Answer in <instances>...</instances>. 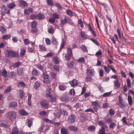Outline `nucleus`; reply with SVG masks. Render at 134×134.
Instances as JSON below:
<instances>
[{
  "label": "nucleus",
  "instance_id": "38",
  "mask_svg": "<svg viewBox=\"0 0 134 134\" xmlns=\"http://www.w3.org/2000/svg\"><path fill=\"white\" fill-rule=\"evenodd\" d=\"M128 100L129 104L131 105L132 104V101L131 97L129 96H128Z\"/></svg>",
  "mask_w": 134,
  "mask_h": 134
},
{
  "label": "nucleus",
  "instance_id": "9",
  "mask_svg": "<svg viewBox=\"0 0 134 134\" xmlns=\"http://www.w3.org/2000/svg\"><path fill=\"white\" fill-rule=\"evenodd\" d=\"M80 121L81 122H84L87 121L88 120V117L87 116L85 115L84 116H81L80 117Z\"/></svg>",
  "mask_w": 134,
  "mask_h": 134
},
{
  "label": "nucleus",
  "instance_id": "53",
  "mask_svg": "<svg viewBox=\"0 0 134 134\" xmlns=\"http://www.w3.org/2000/svg\"><path fill=\"white\" fill-rule=\"evenodd\" d=\"M31 32L32 33H36L37 32V29L36 27H32Z\"/></svg>",
  "mask_w": 134,
  "mask_h": 134
},
{
  "label": "nucleus",
  "instance_id": "48",
  "mask_svg": "<svg viewBox=\"0 0 134 134\" xmlns=\"http://www.w3.org/2000/svg\"><path fill=\"white\" fill-rule=\"evenodd\" d=\"M74 64V63L72 62L71 63H68V66L69 68H73Z\"/></svg>",
  "mask_w": 134,
  "mask_h": 134
},
{
  "label": "nucleus",
  "instance_id": "40",
  "mask_svg": "<svg viewBox=\"0 0 134 134\" xmlns=\"http://www.w3.org/2000/svg\"><path fill=\"white\" fill-rule=\"evenodd\" d=\"M53 62L55 64H57L59 63V61H58V59L57 57H54L53 58Z\"/></svg>",
  "mask_w": 134,
  "mask_h": 134
},
{
  "label": "nucleus",
  "instance_id": "52",
  "mask_svg": "<svg viewBox=\"0 0 134 134\" xmlns=\"http://www.w3.org/2000/svg\"><path fill=\"white\" fill-rule=\"evenodd\" d=\"M52 43L54 44H56L57 43V41L56 39L54 37H53L52 38Z\"/></svg>",
  "mask_w": 134,
  "mask_h": 134
},
{
  "label": "nucleus",
  "instance_id": "12",
  "mask_svg": "<svg viewBox=\"0 0 134 134\" xmlns=\"http://www.w3.org/2000/svg\"><path fill=\"white\" fill-rule=\"evenodd\" d=\"M68 129L70 131H77L78 130V128L77 127H76L74 126H70L68 127Z\"/></svg>",
  "mask_w": 134,
  "mask_h": 134
},
{
  "label": "nucleus",
  "instance_id": "54",
  "mask_svg": "<svg viewBox=\"0 0 134 134\" xmlns=\"http://www.w3.org/2000/svg\"><path fill=\"white\" fill-rule=\"evenodd\" d=\"M115 111L114 110L112 109H111L109 110V113L110 115H114L115 114Z\"/></svg>",
  "mask_w": 134,
  "mask_h": 134
},
{
  "label": "nucleus",
  "instance_id": "6",
  "mask_svg": "<svg viewBox=\"0 0 134 134\" xmlns=\"http://www.w3.org/2000/svg\"><path fill=\"white\" fill-rule=\"evenodd\" d=\"M24 69L20 68H18L17 71V74L19 76L22 75L24 73Z\"/></svg>",
  "mask_w": 134,
  "mask_h": 134
},
{
  "label": "nucleus",
  "instance_id": "58",
  "mask_svg": "<svg viewBox=\"0 0 134 134\" xmlns=\"http://www.w3.org/2000/svg\"><path fill=\"white\" fill-rule=\"evenodd\" d=\"M117 32L118 34L119 37H120V38H122L123 34L122 33L121 35V32L118 29L117 30Z\"/></svg>",
  "mask_w": 134,
  "mask_h": 134
},
{
  "label": "nucleus",
  "instance_id": "2",
  "mask_svg": "<svg viewBox=\"0 0 134 134\" xmlns=\"http://www.w3.org/2000/svg\"><path fill=\"white\" fill-rule=\"evenodd\" d=\"M16 116V113L14 111H9L7 113V118L10 120H12L15 119Z\"/></svg>",
  "mask_w": 134,
  "mask_h": 134
},
{
  "label": "nucleus",
  "instance_id": "31",
  "mask_svg": "<svg viewBox=\"0 0 134 134\" xmlns=\"http://www.w3.org/2000/svg\"><path fill=\"white\" fill-rule=\"evenodd\" d=\"M44 120L46 122L49 123L51 124H53L54 121L53 120H51L47 118H45L44 119Z\"/></svg>",
  "mask_w": 134,
  "mask_h": 134
},
{
  "label": "nucleus",
  "instance_id": "42",
  "mask_svg": "<svg viewBox=\"0 0 134 134\" xmlns=\"http://www.w3.org/2000/svg\"><path fill=\"white\" fill-rule=\"evenodd\" d=\"M37 14H33L30 16V18L32 19H35L37 18Z\"/></svg>",
  "mask_w": 134,
  "mask_h": 134
},
{
  "label": "nucleus",
  "instance_id": "33",
  "mask_svg": "<svg viewBox=\"0 0 134 134\" xmlns=\"http://www.w3.org/2000/svg\"><path fill=\"white\" fill-rule=\"evenodd\" d=\"M47 2L48 5L50 6H52L53 4L52 0H47Z\"/></svg>",
  "mask_w": 134,
  "mask_h": 134
},
{
  "label": "nucleus",
  "instance_id": "63",
  "mask_svg": "<svg viewBox=\"0 0 134 134\" xmlns=\"http://www.w3.org/2000/svg\"><path fill=\"white\" fill-rule=\"evenodd\" d=\"M48 31L50 34H53L54 32V30L53 28H50L48 30Z\"/></svg>",
  "mask_w": 134,
  "mask_h": 134
},
{
  "label": "nucleus",
  "instance_id": "64",
  "mask_svg": "<svg viewBox=\"0 0 134 134\" xmlns=\"http://www.w3.org/2000/svg\"><path fill=\"white\" fill-rule=\"evenodd\" d=\"M51 77L53 79H55L56 76V74L54 72H51Z\"/></svg>",
  "mask_w": 134,
  "mask_h": 134
},
{
  "label": "nucleus",
  "instance_id": "39",
  "mask_svg": "<svg viewBox=\"0 0 134 134\" xmlns=\"http://www.w3.org/2000/svg\"><path fill=\"white\" fill-rule=\"evenodd\" d=\"M37 24V23L36 21H33L31 23V26L32 27H36V26Z\"/></svg>",
  "mask_w": 134,
  "mask_h": 134
},
{
  "label": "nucleus",
  "instance_id": "14",
  "mask_svg": "<svg viewBox=\"0 0 134 134\" xmlns=\"http://www.w3.org/2000/svg\"><path fill=\"white\" fill-rule=\"evenodd\" d=\"M61 100L63 102H66L69 100V98L68 96H63L60 98Z\"/></svg>",
  "mask_w": 134,
  "mask_h": 134
},
{
  "label": "nucleus",
  "instance_id": "18",
  "mask_svg": "<svg viewBox=\"0 0 134 134\" xmlns=\"http://www.w3.org/2000/svg\"><path fill=\"white\" fill-rule=\"evenodd\" d=\"M26 50L24 48H22L21 49V52L20 54V55L21 57H23L25 55Z\"/></svg>",
  "mask_w": 134,
  "mask_h": 134
},
{
  "label": "nucleus",
  "instance_id": "32",
  "mask_svg": "<svg viewBox=\"0 0 134 134\" xmlns=\"http://www.w3.org/2000/svg\"><path fill=\"white\" fill-rule=\"evenodd\" d=\"M20 3L21 5L25 6L26 7L28 6L26 2L23 0H21Z\"/></svg>",
  "mask_w": 134,
  "mask_h": 134
},
{
  "label": "nucleus",
  "instance_id": "51",
  "mask_svg": "<svg viewBox=\"0 0 134 134\" xmlns=\"http://www.w3.org/2000/svg\"><path fill=\"white\" fill-rule=\"evenodd\" d=\"M82 48L83 51L85 52H87V49L86 47L84 45L82 46Z\"/></svg>",
  "mask_w": 134,
  "mask_h": 134
},
{
  "label": "nucleus",
  "instance_id": "34",
  "mask_svg": "<svg viewBox=\"0 0 134 134\" xmlns=\"http://www.w3.org/2000/svg\"><path fill=\"white\" fill-rule=\"evenodd\" d=\"M117 104L119 105L120 107L121 108H123L126 106V105L122 102L119 103Z\"/></svg>",
  "mask_w": 134,
  "mask_h": 134
},
{
  "label": "nucleus",
  "instance_id": "61",
  "mask_svg": "<svg viewBox=\"0 0 134 134\" xmlns=\"http://www.w3.org/2000/svg\"><path fill=\"white\" fill-rule=\"evenodd\" d=\"M65 45V41L64 39L62 40V43L61 44V46L60 47V49H62L64 47Z\"/></svg>",
  "mask_w": 134,
  "mask_h": 134
},
{
  "label": "nucleus",
  "instance_id": "45",
  "mask_svg": "<svg viewBox=\"0 0 134 134\" xmlns=\"http://www.w3.org/2000/svg\"><path fill=\"white\" fill-rule=\"evenodd\" d=\"M0 29L1 31L3 33L5 34L6 32L5 29L4 27L2 26L0 27Z\"/></svg>",
  "mask_w": 134,
  "mask_h": 134
},
{
  "label": "nucleus",
  "instance_id": "41",
  "mask_svg": "<svg viewBox=\"0 0 134 134\" xmlns=\"http://www.w3.org/2000/svg\"><path fill=\"white\" fill-rule=\"evenodd\" d=\"M59 88L60 90L63 91L65 89L66 87L64 85H61L59 86Z\"/></svg>",
  "mask_w": 134,
  "mask_h": 134
},
{
  "label": "nucleus",
  "instance_id": "5",
  "mask_svg": "<svg viewBox=\"0 0 134 134\" xmlns=\"http://www.w3.org/2000/svg\"><path fill=\"white\" fill-rule=\"evenodd\" d=\"M41 105L42 107L44 109H47L48 108L49 103L45 101H41Z\"/></svg>",
  "mask_w": 134,
  "mask_h": 134
},
{
  "label": "nucleus",
  "instance_id": "22",
  "mask_svg": "<svg viewBox=\"0 0 134 134\" xmlns=\"http://www.w3.org/2000/svg\"><path fill=\"white\" fill-rule=\"evenodd\" d=\"M37 18L40 20H42L45 18L44 16L41 14H37Z\"/></svg>",
  "mask_w": 134,
  "mask_h": 134
},
{
  "label": "nucleus",
  "instance_id": "43",
  "mask_svg": "<svg viewBox=\"0 0 134 134\" xmlns=\"http://www.w3.org/2000/svg\"><path fill=\"white\" fill-rule=\"evenodd\" d=\"M51 90L50 89H48L47 91V96H48L50 98H51V97H52V95H50V94L51 93V92L50 91Z\"/></svg>",
  "mask_w": 134,
  "mask_h": 134
},
{
  "label": "nucleus",
  "instance_id": "24",
  "mask_svg": "<svg viewBox=\"0 0 134 134\" xmlns=\"http://www.w3.org/2000/svg\"><path fill=\"white\" fill-rule=\"evenodd\" d=\"M77 60L79 63H83L85 62V59L84 57H81Z\"/></svg>",
  "mask_w": 134,
  "mask_h": 134
},
{
  "label": "nucleus",
  "instance_id": "8",
  "mask_svg": "<svg viewBox=\"0 0 134 134\" xmlns=\"http://www.w3.org/2000/svg\"><path fill=\"white\" fill-rule=\"evenodd\" d=\"M70 83L72 87L76 86L78 85L77 81L75 79H73L72 81L70 82Z\"/></svg>",
  "mask_w": 134,
  "mask_h": 134
},
{
  "label": "nucleus",
  "instance_id": "19",
  "mask_svg": "<svg viewBox=\"0 0 134 134\" xmlns=\"http://www.w3.org/2000/svg\"><path fill=\"white\" fill-rule=\"evenodd\" d=\"M25 83L23 81H20L19 82L18 86L19 87H24L25 86Z\"/></svg>",
  "mask_w": 134,
  "mask_h": 134
},
{
  "label": "nucleus",
  "instance_id": "47",
  "mask_svg": "<svg viewBox=\"0 0 134 134\" xmlns=\"http://www.w3.org/2000/svg\"><path fill=\"white\" fill-rule=\"evenodd\" d=\"M53 68L54 70L56 71H58L59 70V66L56 65L54 66Z\"/></svg>",
  "mask_w": 134,
  "mask_h": 134
},
{
  "label": "nucleus",
  "instance_id": "21",
  "mask_svg": "<svg viewBox=\"0 0 134 134\" xmlns=\"http://www.w3.org/2000/svg\"><path fill=\"white\" fill-rule=\"evenodd\" d=\"M9 77H10L12 78H14L16 76L15 73L14 72H11L8 73Z\"/></svg>",
  "mask_w": 134,
  "mask_h": 134
},
{
  "label": "nucleus",
  "instance_id": "49",
  "mask_svg": "<svg viewBox=\"0 0 134 134\" xmlns=\"http://www.w3.org/2000/svg\"><path fill=\"white\" fill-rule=\"evenodd\" d=\"M88 129L89 131H92L95 130V127L94 126H91L88 128Z\"/></svg>",
  "mask_w": 134,
  "mask_h": 134
},
{
  "label": "nucleus",
  "instance_id": "26",
  "mask_svg": "<svg viewBox=\"0 0 134 134\" xmlns=\"http://www.w3.org/2000/svg\"><path fill=\"white\" fill-rule=\"evenodd\" d=\"M66 13L68 15L70 16H72L73 14L72 11L70 9L67 10L66 11Z\"/></svg>",
  "mask_w": 134,
  "mask_h": 134
},
{
  "label": "nucleus",
  "instance_id": "30",
  "mask_svg": "<svg viewBox=\"0 0 134 134\" xmlns=\"http://www.w3.org/2000/svg\"><path fill=\"white\" fill-rule=\"evenodd\" d=\"M7 6L9 8L12 9L15 6V4L13 3H12L11 4H8Z\"/></svg>",
  "mask_w": 134,
  "mask_h": 134
},
{
  "label": "nucleus",
  "instance_id": "55",
  "mask_svg": "<svg viewBox=\"0 0 134 134\" xmlns=\"http://www.w3.org/2000/svg\"><path fill=\"white\" fill-rule=\"evenodd\" d=\"M111 94V92L105 93L103 94V97H107L110 96Z\"/></svg>",
  "mask_w": 134,
  "mask_h": 134
},
{
  "label": "nucleus",
  "instance_id": "15",
  "mask_svg": "<svg viewBox=\"0 0 134 134\" xmlns=\"http://www.w3.org/2000/svg\"><path fill=\"white\" fill-rule=\"evenodd\" d=\"M19 130L16 127L14 128L12 130L11 132L12 134H18Z\"/></svg>",
  "mask_w": 134,
  "mask_h": 134
},
{
  "label": "nucleus",
  "instance_id": "36",
  "mask_svg": "<svg viewBox=\"0 0 134 134\" xmlns=\"http://www.w3.org/2000/svg\"><path fill=\"white\" fill-rule=\"evenodd\" d=\"M39 114L42 116H45L47 114L46 112L45 111H42L39 113Z\"/></svg>",
  "mask_w": 134,
  "mask_h": 134
},
{
  "label": "nucleus",
  "instance_id": "57",
  "mask_svg": "<svg viewBox=\"0 0 134 134\" xmlns=\"http://www.w3.org/2000/svg\"><path fill=\"white\" fill-rule=\"evenodd\" d=\"M92 105L94 106H99V104L98 102L96 101L92 102Z\"/></svg>",
  "mask_w": 134,
  "mask_h": 134
},
{
  "label": "nucleus",
  "instance_id": "59",
  "mask_svg": "<svg viewBox=\"0 0 134 134\" xmlns=\"http://www.w3.org/2000/svg\"><path fill=\"white\" fill-rule=\"evenodd\" d=\"M105 130H104L102 128L100 130L99 132V134H104L105 133Z\"/></svg>",
  "mask_w": 134,
  "mask_h": 134
},
{
  "label": "nucleus",
  "instance_id": "50",
  "mask_svg": "<svg viewBox=\"0 0 134 134\" xmlns=\"http://www.w3.org/2000/svg\"><path fill=\"white\" fill-rule=\"evenodd\" d=\"M11 36L9 35H4L3 37V38L5 39H8Z\"/></svg>",
  "mask_w": 134,
  "mask_h": 134
},
{
  "label": "nucleus",
  "instance_id": "17",
  "mask_svg": "<svg viewBox=\"0 0 134 134\" xmlns=\"http://www.w3.org/2000/svg\"><path fill=\"white\" fill-rule=\"evenodd\" d=\"M1 73V75L2 76L4 77H7V76L8 74L7 72L5 69L2 70Z\"/></svg>",
  "mask_w": 134,
  "mask_h": 134
},
{
  "label": "nucleus",
  "instance_id": "7",
  "mask_svg": "<svg viewBox=\"0 0 134 134\" xmlns=\"http://www.w3.org/2000/svg\"><path fill=\"white\" fill-rule=\"evenodd\" d=\"M17 105V103L16 102H11L9 104V106L12 108H16Z\"/></svg>",
  "mask_w": 134,
  "mask_h": 134
},
{
  "label": "nucleus",
  "instance_id": "56",
  "mask_svg": "<svg viewBox=\"0 0 134 134\" xmlns=\"http://www.w3.org/2000/svg\"><path fill=\"white\" fill-rule=\"evenodd\" d=\"M40 48L42 50L44 51H46V48L44 47V46L43 45H40Z\"/></svg>",
  "mask_w": 134,
  "mask_h": 134
},
{
  "label": "nucleus",
  "instance_id": "27",
  "mask_svg": "<svg viewBox=\"0 0 134 134\" xmlns=\"http://www.w3.org/2000/svg\"><path fill=\"white\" fill-rule=\"evenodd\" d=\"M115 85L116 87L117 88H119L120 86V84L119 81L118 80L115 81H114Z\"/></svg>",
  "mask_w": 134,
  "mask_h": 134
},
{
  "label": "nucleus",
  "instance_id": "11",
  "mask_svg": "<svg viewBox=\"0 0 134 134\" xmlns=\"http://www.w3.org/2000/svg\"><path fill=\"white\" fill-rule=\"evenodd\" d=\"M68 19L67 17L65 16L64 19L62 20H61V25H63L67 23L68 22Z\"/></svg>",
  "mask_w": 134,
  "mask_h": 134
},
{
  "label": "nucleus",
  "instance_id": "29",
  "mask_svg": "<svg viewBox=\"0 0 134 134\" xmlns=\"http://www.w3.org/2000/svg\"><path fill=\"white\" fill-rule=\"evenodd\" d=\"M38 74V71L36 69L33 70L32 71V74L34 75L37 76Z\"/></svg>",
  "mask_w": 134,
  "mask_h": 134
},
{
  "label": "nucleus",
  "instance_id": "4",
  "mask_svg": "<svg viewBox=\"0 0 134 134\" xmlns=\"http://www.w3.org/2000/svg\"><path fill=\"white\" fill-rule=\"evenodd\" d=\"M75 116L71 114L69 117L68 119V122L70 123H73L75 121Z\"/></svg>",
  "mask_w": 134,
  "mask_h": 134
},
{
  "label": "nucleus",
  "instance_id": "62",
  "mask_svg": "<svg viewBox=\"0 0 134 134\" xmlns=\"http://www.w3.org/2000/svg\"><path fill=\"white\" fill-rule=\"evenodd\" d=\"M127 81L128 87L129 88H130L131 87V83L130 80L129 79H128L127 80Z\"/></svg>",
  "mask_w": 134,
  "mask_h": 134
},
{
  "label": "nucleus",
  "instance_id": "16",
  "mask_svg": "<svg viewBox=\"0 0 134 134\" xmlns=\"http://www.w3.org/2000/svg\"><path fill=\"white\" fill-rule=\"evenodd\" d=\"M61 134H68V130L65 128H62L61 129Z\"/></svg>",
  "mask_w": 134,
  "mask_h": 134
},
{
  "label": "nucleus",
  "instance_id": "3",
  "mask_svg": "<svg viewBox=\"0 0 134 134\" xmlns=\"http://www.w3.org/2000/svg\"><path fill=\"white\" fill-rule=\"evenodd\" d=\"M67 52V53L65 55V58L66 60L69 61L70 60L71 57L72 56V50L70 48H68Z\"/></svg>",
  "mask_w": 134,
  "mask_h": 134
},
{
  "label": "nucleus",
  "instance_id": "20",
  "mask_svg": "<svg viewBox=\"0 0 134 134\" xmlns=\"http://www.w3.org/2000/svg\"><path fill=\"white\" fill-rule=\"evenodd\" d=\"M92 77L90 76H88L86 77L85 79V81L87 82H91Z\"/></svg>",
  "mask_w": 134,
  "mask_h": 134
},
{
  "label": "nucleus",
  "instance_id": "1",
  "mask_svg": "<svg viewBox=\"0 0 134 134\" xmlns=\"http://www.w3.org/2000/svg\"><path fill=\"white\" fill-rule=\"evenodd\" d=\"M5 54L6 56L8 57H19V55L18 53L10 50L6 51Z\"/></svg>",
  "mask_w": 134,
  "mask_h": 134
},
{
  "label": "nucleus",
  "instance_id": "60",
  "mask_svg": "<svg viewBox=\"0 0 134 134\" xmlns=\"http://www.w3.org/2000/svg\"><path fill=\"white\" fill-rule=\"evenodd\" d=\"M115 126V124L114 123H111L110 124L109 127L110 128L113 129Z\"/></svg>",
  "mask_w": 134,
  "mask_h": 134
},
{
  "label": "nucleus",
  "instance_id": "23",
  "mask_svg": "<svg viewBox=\"0 0 134 134\" xmlns=\"http://www.w3.org/2000/svg\"><path fill=\"white\" fill-rule=\"evenodd\" d=\"M87 74L88 75L90 74L91 76H93L94 75V72L90 69H88L87 70Z\"/></svg>",
  "mask_w": 134,
  "mask_h": 134
},
{
  "label": "nucleus",
  "instance_id": "35",
  "mask_svg": "<svg viewBox=\"0 0 134 134\" xmlns=\"http://www.w3.org/2000/svg\"><path fill=\"white\" fill-rule=\"evenodd\" d=\"M40 86V84L38 82H36L34 85V88L35 89H37L38 87H39Z\"/></svg>",
  "mask_w": 134,
  "mask_h": 134
},
{
  "label": "nucleus",
  "instance_id": "46",
  "mask_svg": "<svg viewBox=\"0 0 134 134\" xmlns=\"http://www.w3.org/2000/svg\"><path fill=\"white\" fill-rule=\"evenodd\" d=\"M69 94H70L71 95L74 96L75 94V92L74 89H71L69 91Z\"/></svg>",
  "mask_w": 134,
  "mask_h": 134
},
{
  "label": "nucleus",
  "instance_id": "37",
  "mask_svg": "<svg viewBox=\"0 0 134 134\" xmlns=\"http://www.w3.org/2000/svg\"><path fill=\"white\" fill-rule=\"evenodd\" d=\"M11 90V88L10 86L8 87L5 90L4 92L5 93H7L8 92L10 91Z\"/></svg>",
  "mask_w": 134,
  "mask_h": 134
},
{
  "label": "nucleus",
  "instance_id": "10",
  "mask_svg": "<svg viewBox=\"0 0 134 134\" xmlns=\"http://www.w3.org/2000/svg\"><path fill=\"white\" fill-rule=\"evenodd\" d=\"M32 9L31 8H29L24 10V13L26 14H28L32 12Z\"/></svg>",
  "mask_w": 134,
  "mask_h": 134
},
{
  "label": "nucleus",
  "instance_id": "44",
  "mask_svg": "<svg viewBox=\"0 0 134 134\" xmlns=\"http://www.w3.org/2000/svg\"><path fill=\"white\" fill-rule=\"evenodd\" d=\"M42 77L45 79H47L48 78V75L47 73H44L42 75Z\"/></svg>",
  "mask_w": 134,
  "mask_h": 134
},
{
  "label": "nucleus",
  "instance_id": "28",
  "mask_svg": "<svg viewBox=\"0 0 134 134\" xmlns=\"http://www.w3.org/2000/svg\"><path fill=\"white\" fill-rule=\"evenodd\" d=\"M53 18L55 19H58L60 18L59 15L58 14L55 13L53 14Z\"/></svg>",
  "mask_w": 134,
  "mask_h": 134
},
{
  "label": "nucleus",
  "instance_id": "13",
  "mask_svg": "<svg viewBox=\"0 0 134 134\" xmlns=\"http://www.w3.org/2000/svg\"><path fill=\"white\" fill-rule=\"evenodd\" d=\"M19 113L21 115H27L28 114V113L23 109H21L20 110Z\"/></svg>",
  "mask_w": 134,
  "mask_h": 134
},
{
  "label": "nucleus",
  "instance_id": "25",
  "mask_svg": "<svg viewBox=\"0 0 134 134\" xmlns=\"http://www.w3.org/2000/svg\"><path fill=\"white\" fill-rule=\"evenodd\" d=\"M2 9H4L5 11H6V13L7 14H9L10 13V10L8 8H6L5 5L3 6Z\"/></svg>",
  "mask_w": 134,
  "mask_h": 134
}]
</instances>
